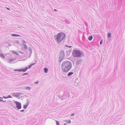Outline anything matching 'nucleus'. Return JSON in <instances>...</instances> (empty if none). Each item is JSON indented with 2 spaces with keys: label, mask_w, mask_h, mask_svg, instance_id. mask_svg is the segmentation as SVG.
Returning a JSON list of instances; mask_svg holds the SVG:
<instances>
[{
  "label": "nucleus",
  "mask_w": 125,
  "mask_h": 125,
  "mask_svg": "<svg viewBox=\"0 0 125 125\" xmlns=\"http://www.w3.org/2000/svg\"><path fill=\"white\" fill-rule=\"evenodd\" d=\"M65 54L64 52L63 51H62L60 52V55L59 57V59L60 60V61H61L64 56Z\"/></svg>",
  "instance_id": "nucleus-4"
},
{
  "label": "nucleus",
  "mask_w": 125,
  "mask_h": 125,
  "mask_svg": "<svg viewBox=\"0 0 125 125\" xmlns=\"http://www.w3.org/2000/svg\"><path fill=\"white\" fill-rule=\"evenodd\" d=\"M92 39H93V36H92L89 37L88 38L89 40L90 41L91 40H92Z\"/></svg>",
  "instance_id": "nucleus-9"
},
{
  "label": "nucleus",
  "mask_w": 125,
  "mask_h": 125,
  "mask_svg": "<svg viewBox=\"0 0 125 125\" xmlns=\"http://www.w3.org/2000/svg\"><path fill=\"white\" fill-rule=\"evenodd\" d=\"M12 36H16V37L20 36V35H16V34H12Z\"/></svg>",
  "instance_id": "nucleus-12"
},
{
  "label": "nucleus",
  "mask_w": 125,
  "mask_h": 125,
  "mask_svg": "<svg viewBox=\"0 0 125 125\" xmlns=\"http://www.w3.org/2000/svg\"><path fill=\"white\" fill-rule=\"evenodd\" d=\"M14 71H18L19 72H21V70L19 69H15L14 70Z\"/></svg>",
  "instance_id": "nucleus-15"
},
{
  "label": "nucleus",
  "mask_w": 125,
  "mask_h": 125,
  "mask_svg": "<svg viewBox=\"0 0 125 125\" xmlns=\"http://www.w3.org/2000/svg\"><path fill=\"white\" fill-rule=\"evenodd\" d=\"M24 111V110H21V112H23V111Z\"/></svg>",
  "instance_id": "nucleus-27"
},
{
  "label": "nucleus",
  "mask_w": 125,
  "mask_h": 125,
  "mask_svg": "<svg viewBox=\"0 0 125 125\" xmlns=\"http://www.w3.org/2000/svg\"><path fill=\"white\" fill-rule=\"evenodd\" d=\"M38 83V82H36V83Z\"/></svg>",
  "instance_id": "nucleus-29"
},
{
  "label": "nucleus",
  "mask_w": 125,
  "mask_h": 125,
  "mask_svg": "<svg viewBox=\"0 0 125 125\" xmlns=\"http://www.w3.org/2000/svg\"><path fill=\"white\" fill-rule=\"evenodd\" d=\"M67 123H71V121H70V120H69V121H68V122H67Z\"/></svg>",
  "instance_id": "nucleus-25"
},
{
  "label": "nucleus",
  "mask_w": 125,
  "mask_h": 125,
  "mask_svg": "<svg viewBox=\"0 0 125 125\" xmlns=\"http://www.w3.org/2000/svg\"><path fill=\"white\" fill-rule=\"evenodd\" d=\"M3 97L5 99L7 98H12V97H11L10 95H9V96L7 97Z\"/></svg>",
  "instance_id": "nucleus-10"
},
{
  "label": "nucleus",
  "mask_w": 125,
  "mask_h": 125,
  "mask_svg": "<svg viewBox=\"0 0 125 125\" xmlns=\"http://www.w3.org/2000/svg\"><path fill=\"white\" fill-rule=\"evenodd\" d=\"M54 10H55V11H56V10L55 9H54Z\"/></svg>",
  "instance_id": "nucleus-30"
},
{
  "label": "nucleus",
  "mask_w": 125,
  "mask_h": 125,
  "mask_svg": "<svg viewBox=\"0 0 125 125\" xmlns=\"http://www.w3.org/2000/svg\"><path fill=\"white\" fill-rule=\"evenodd\" d=\"M108 37H109L111 36V34L110 33H108Z\"/></svg>",
  "instance_id": "nucleus-14"
},
{
  "label": "nucleus",
  "mask_w": 125,
  "mask_h": 125,
  "mask_svg": "<svg viewBox=\"0 0 125 125\" xmlns=\"http://www.w3.org/2000/svg\"><path fill=\"white\" fill-rule=\"evenodd\" d=\"M72 66V64L69 61H65L62 64V69L63 72H67L70 70Z\"/></svg>",
  "instance_id": "nucleus-1"
},
{
  "label": "nucleus",
  "mask_w": 125,
  "mask_h": 125,
  "mask_svg": "<svg viewBox=\"0 0 125 125\" xmlns=\"http://www.w3.org/2000/svg\"><path fill=\"white\" fill-rule=\"evenodd\" d=\"M27 68H28L27 67H26V68H24V69H21V70H21V71H22L23 72H25L27 70Z\"/></svg>",
  "instance_id": "nucleus-6"
},
{
  "label": "nucleus",
  "mask_w": 125,
  "mask_h": 125,
  "mask_svg": "<svg viewBox=\"0 0 125 125\" xmlns=\"http://www.w3.org/2000/svg\"><path fill=\"white\" fill-rule=\"evenodd\" d=\"M7 9L8 10H10V9L9 8H7Z\"/></svg>",
  "instance_id": "nucleus-28"
},
{
  "label": "nucleus",
  "mask_w": 125,
  "mask_h": 125,
  "mask_svg": "<svg viewBox=\"0 0 125 125\" xmlns=\"http://www.w3.org/2000/svg\"><path fill=\"white\" fill-rule=\"evenodd\" d=\"M64 125H66V124H64Z\"/></svg>",
  "instance_id": "nucleus-31"
},
{
  "label": "nucleus",
  "mask_w": 125,
  "mask_h": 125,
  "mask_svg": "<svg viewBox=\"0 0 125 125\" xmlns=\"http://www.w3.org/2000/svg\"><path fill=\"white\" fill-rule=\"evenodd\" d=\"M32 64L30 65L29 66H28V68H29V69H30V68H31V66H32Z\"/></svg>",
  "instance_id": "nucleus-21"
},
{
  "label": "nucleus",
  "mask_w": 125,
  "mask_h": 125,
  "mask_svg": "<svg viewBox=\"0 0 125 125\" xmlns=\"http://www.w3.org/2000/svg\"><path fill=\"white\" fill-rule=\"evenodd\" d=\"M24 48L25 49H27V47L26 45H24Z\"/></svg>",
  "instance_id": "nucleus-18"
},
{
  "label": "nucleus",
  "mask_w": 125,
  "mask_h": 125,
  "mask_svg": "<svg viewBox=\"0 0 125 125\" xmlns=\"http://www.w3.org/2000/svg\"><path fill=\"white\" fill-rule=\"evenodd\" d=\"M13 60V59H9V61L10 62H12Z\"/></svg>",
  "instance_id": "nucleus-13"
},
{
  "label": "nucleus",
  "mask_w": 125,
  "mask_h": 125,
  "mask_svg": "<svg viewBox=\"0 0 125 125\" xmlns=\"http://www.w3.org/2000/svg\"><path fill=\"white\" fill-rule=\"evenodd\" d=\"M65 35L64 33L60 32L58 34L56 37L57 41L58 43L60 42L65 38Z\"/></svg>",
  "instance_id": "nucleus-2"
},
{
  "label": "nucleus",
  "mask_w": 125,
  "mask_h": 125,
  "mask_svg": "<svg viewBox=\"0 0 125 125\" xmlns=\"http://www.w3.org/2000/svg\"><path fill=\"white\" fill-rule=\"evenodd\" d=\"M15 103L16 104L17 108L19 109H20L21 108V103L17 102L15 101Z\"/></svg>",
  "instance_id": "nucleus-5"
},
{
  "label": "nucleus",
  "mask_w": 125,
  "mask_h": 125,
  "mask_svg": "<svg viewBox=\"0 0 125 125\" xmlns=\"http://www.w3.org/2000/svg\"><path fill=\"white\" fill-rule=\"evenodd\" d=\"M3 98L1 97H0V101H2Z\"/></svg>",
  "instance_id": "nucleus-20"
},
{
  "label": "nucleus",
  "mask_w": 125,
  "mask_h": 125,
  "mask_svg": "<svg viewBox=\"0 0 125 125\" xmlns=\"http://www.w3.org/2000/svg\"><path fill=\"white\" fill-rule=\"evenodd\" d=\"M26 89L27 90H30L31 89V88L29 87H27L26 88Z\"/></svg>",
  "instance_id": "nucleus-16"
},
{
  "label": "nucleus",
  "mask_w": 125,
  "mask_h": 125,
  "mask_svg": "<svg viewBox=\"0 0 125 125\" xmlns=\"http://www.w3.org/2000/svg\"><path fill=\"white\" fill-rule=\"evenodd\" d=\"M73 74V73L72 72H70L68 73V76H71Z\"/></svg>",
  "instance_id": "nucleus-7"
},
{
  "label": "nucleus",
  "mask_w": 125,
  "mask_h": 125,
  "mask_svg": "<svg viewBox=\"0 0 125 125\" xmlns=\"http://www.w3.org/2000/svg\"><path fill=\"white\" fill-rule=\"evenodd\" d=\"M74 115V114H73V115Z\"/></svg>",
  "instance_id": "nucleus-32"
},
{
  "label": "nucleus",
  "mask_w": 125,
  "mask_h": 125,
  "mask_svg": "<svg viewBox=\"0 0 125 125\" xmlns=\"http://www.w3.org/2000/svg\"><path fill=\"white\" fill-rule=\"evenodd\" d=\"M27 106L26 105H24L23 106V108L24 109H26L27 107Z\"/></svg>",
  "instance_id": "nucleus-19"
},
{
  "label": "nucleus",
  "mask_w": 125,
  "mask_h": 125,
  "mask_svg": "<svg viewBox=\"0 0 125 125\" xmlns=\"http://www.w3.org/2000/svg\"><path fill=\"white\" fill-rule=\"evenodd\" d=\"M0 57L2 58H4V56L3 54L1 53L0 54Z\"/></svg>",
  "instance_id": "nucleus-11"
},
{
  "label": "nucleus",
  "mask_w": 125,
  "mask_h": 125,
  "mask_svg": "<svg viewBox=\"0 0 125 125\" xmlns=\"http://www.w3.org/2000/svg\"><path fill=\"white\" fill-rule=\"evenodd\" d=\"M44 71L45 73H47L48 71V69L46 68H44Z\"/></svg>",
  "instance_id": "nucleus-8"
},
{
  "label": "nucleus",
  "mask_w": 125,
  "mask_h": 125,
  "mask_svg": "<svg viewBox=\"0 0 125 125\" xmlns=\"http://www.w3.org/2000/svg\"><path fill=\"white\" fill-rule=\"evenodd\" d=\"M16 94H16V95H15V96H16V97H17V96H19V94H17V93H16Z\"/></svg>",
  "instance_id": "nucleus-22"
},
{
  "label": "nucleus",
  "mask_w": 125,
  "mask_h": 125,
  "mask_svg": "<svg viewBox=\"0 0 125 125\" xmlns=\"http://www.w3.org/2000/svg\"><path fill=\"white\" fill-rule=\"evenodd\" d=\"M56 123L57 124V125H59V123L58 121H56Z\"/></svg>",
  "instance_id": "nucleus-17"
},
{
  "label": "nucleus",
  "mask_w": 125,
  "mask_h": 125,
  "mask_svg": "<svg viewBox=\"0 0 125 125\" xmlns=\"http://www.w3.org/2000/svg\"><path fill=\"white\" fill-rule=\"evenodd\" d=\"M27 74H28V73H24L23 74V75H27Z\"/></svg>",
  "instance_id": "nucleus-26"
},
{
  "label": "nucleus",
  "mask_w": 125,
  "mask_h": 125,
  "mask_svg": "<svg viewBox=\"0 0 125 125\" xmlns=\"http://www.w3.org/2000/svg\"><path fill=\"white\" fill-rule=\"evenodd\" d=\"M12 53H14L15 54H16V53H17L15 51H12Z\"/></svg>",
  "instance_id": "nucleus-24"
},
{
  "label": "nucleus",
  "mask_w": 125,
  "mask_h": 125,
  "mask_svg": "<svg viewBox=\"0 0 125 125\" xmlns=\"http://www.w3.org/2000/svg\"><path fill=\"white\" fill-rule=\"evenodd\" d=\"M73 56L74 57H78L81 56L82 53L79 51L77 50H74L73 52Z\"/></svg>",
  "instance_id": "nucleus-3"
},
{
  "label": "nucleus",
  "mask_w": 125,
  "mask_h": 125,
  "mask_svg": "<svg viewBox=\"0 0 125 125\" xmlns=\"http://www.w3.org/2000/svg\"><path fill=\"white\" fill-rule=\"evenodd\" d=\"M103 41L102 40H101L100 42V44H102L103 43Z\"/></svg>",
  "instance_id": "nucleus-23"
}]
</instances>
